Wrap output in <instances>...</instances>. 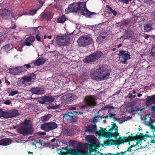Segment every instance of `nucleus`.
Listing matches in <instances>:
<instances>
[{
    "label": "nucleus",
    "mask_w": 155,
    "mask_h": 155,
    "mask_svg": "<svg viewBox=\"0 0 155 155\" xmlns=\"http://www.w3.org/2000/svg\"><path fill=\"white\" fill-rule=\"evenodd\" d=\"M109 70L103 67H99L95 71L91 74V78L97 81H103L107 79L110 75Z\"/></svg>",
    "instance_id": "obj_1"
},
{
    "label": "nucleus",
    "mask_w": 155,
    "mask_h": 155,
    "mask_svg": "<svg viewBox=\"0 0 155 155\" xmlns=\"http://www.w3.org/2000/svg\"><path fill=\"white\" fill-rule=\"evenodd\" d=\"M73 38L72 34H59L56 36L55 42L58 45L63 46L68 44L71 40H72Z\"/></svg>",
    "instance_id": "obj_2"
},
{
    "label": "nucleus",
    "mask_w": 155,
    "mask_h": 155,
    "mask_svg": "<svg viewBox=\"0 0 155 155\" xmlns=\"http://www.w3.org/2000/svg\"><path fill=\"white\" fill-rule=\"evenodd\" d=\"M77 42L80 46H85L92 44L93 40L88 35H82L78 39Z\"/></svg>",
    "instance_id": "obj_3"
},
{
    "label": "nucleus",
    "mask_w": 155,
    "mask_h": 155,
    "mask_svg": "<svg viewBox=\"0 0 155 155\" xmlns=\"http://www.w3.org/2000/svg\"><path fill=\"white\" fill-rule=\"evenodd\" d=\"M84 100L85 103V104L81 106V107L82 108H84L86 106L93 107L96 105V98L93 96L90 95L86 96L84 98Z\"/></svg>",
    "instance_id": "obj_4"
},
{
    "label": "nucleus",
    "mask_w": 155,
    "mask_h": 155,
    "mask_svg": "<svg viewBox=\"0 0 155 155\" xmlns=\"http://www.w3.org/2000/svg\"><path fill=\"white\" fill-rule=\"evenodd\" d=\"M102 55L101 52L98 51L91 54L83 60L84 63L94 62L97 60Z\"/></svg>",
    "instance_id": "obj_5"
},
{
    "label": "nucleus",
    "mask_w": 155,
    "mask_h": 155,
    "mask_svg": "<svg viewBox=\"0 0 155 155\" xmlns=\"http://www.w3.org/2000/svg\"><path fill=\"white\" fill-rule=\"evenodd\" d=\"M81 2H79L78 3H74L70 5L68 8L66 9L65 10V13L66 14L70 12H79L80 8H81Z\"/></svg>",
    "instance_id": "obj_6"
},
{
    "label": "nucleus",
    "mask_w": 155,
    "mask_h": 155,
    "mask_svg": "<svg viewBox=\"0 0 155 155\" xmlns=\"http://www.w3.org/2000/svg\"><path fill=\"white\" fill-rule=\"evenodd\" d=\"M119 60L120 62L124 64H127V61L130 59L129 52L123 51H120L118 53Z\"/></svg>",
    "instance_id": "obj_7"
},
{
    "label": "nucleus",
    "mask_w": 155,
    "mask_h": 155,
    "mask_svg": "<svg viewBox=\"0 0 155 155\" xmlns=\"http://www.w3.org/2000/svg\"><path fill=\"white\" fill-rule=\"evenodd\" d=\"M2 117L5 118H8L15 117L18 115V111L16 110H10L2 111Z\"/></svg>",
    "instance_id": "obj_8"
},
{
    "label": "nucleus",
    "mask_w": 155,
    "mask_h": 155,
    "mask_svg": "<svg viewBox=\"0 0 155 155\" xmlns=\"http://www.w3.org/2000/svg\"><path fill=\"white\" fill-rule=\"evenodd\" d=\"M80 5L81 7L79 13L83 15L86 17H91L92 14H95L96 13L94 12H89L86 7V3L84 2H81Z\"/></svg>",
    "instance_id": "obj_9"
},
{
    "label": "nucleus",
    "mask_w": 155,
    "mask_h": 155,
    "mask_svg": "<svg viewBox=\"0 0 155 155\" xmlns=\"http://www.w3.org/2000/svg\"><path fill=\"white\" fill-rule=\"evenodd\" d=\"M75 116L71 112H69L64 114L63 116L64 120L68 123H73L75 122L74 120Z\"/></svg>",
    "instance_id": "obj_10"
},
{
    "label": "nucleus",
    "mask_w": 155,
    "mask_h": 155,
    "mask_svg": "<svg viewBox=\"0 0 155 155\" xmlns=\"http://www.w3.org/2000/svg\"><path fill=\"white\" fill-rule=\"evenodd\" d=\"M143 118L145 125L148 126H154V124L155 123V120L152 121L150 115H147L144 116Z\"/></svg>",
    "instance_id": "obj_11"
},
{
    "label": "nucleus",
    "mask_w": 155,
    "mask_h": 155,
    "mask_svg": "<svg viewBox=\"0 0 155 155\" xmlns=\"http://www.w3.org/2000/svg\"><path fill=\"white\" fill-rule=\"evenodd\" d=\"M134 36L133 32L132 31L127 30L125 34L120 37V39L124 40L131 38Z\"/></svg>",
    "instance_id": "obj_12"
},
{
    "label": "nucleus",
    "mask_w": 155,
    "mask_h": 155,
    "mask_svg": "<svg viewBox=\"0 0 155 155\" xmlns=\"http://www.w3.org/2000/svg\"><path fill=\"white\" fill-rule=\"evenodd\" d=\"M31 91L33 94L37 95L42 94L44 93V89L40 87L33 88L31 89Z\"/></svg>",
    "instance_id": "obj_13"
},
{
    "label": "nucleus",
    "mask_w": 155,
    "mask_h": 155,
    "mask_svg": "<svg viewBox=\"0 0 155 155\" xmlns=\"http://www.w3.org/2000/svg\"><path fill=\"white\" fill-rule=\"evenodd\" d=\"M0 15L5 19H8L10 17V12L7 9L2 10L0 12Z\"/></svg>",
    "instance_id": "obj_14"
},
{
    "label": "nucleus",
    "mask_w": 155,
    "mask_h": 155,
    "mask_svg": "<svg viewBox=\"0 0 155 155\" xmlns=\"http://www.w3.org/2000/svg\"><path fill=\"white\" fill-rule=\"evenodd\" d=\"M108 117L107 116H105L104 117H102V116L97 115L95 116L93 119V121L94 123L97 122L98 120L101 122L102 121L104 123L106 122V119H107Z\"/></svg>",
    "instance_id": "obj_15"
},
{
    "label": "nucleus",
    "mask_w": 155,
    "mask_h": 155,
    "mask_svg": "<svg viewBox=\"0 0 155 155\" xmlns=\"http://www.w3.org/2000/svg\"><path fill=\"white\" fill-rule=\"evenodd\" d=\"M35 77V74L32 73L30 74L28 76H26L23 77L22 79L24 81L28 82L31 81H32L34 80Z\"/></svg>",
    "instance_id": "obj_16"
},
{
    "label": "nucleus",
    "mask_w": 155,
    "mask_h": 155,
    "mask_svg": "<svg viewBox=\"0 0 155 155\" xmlns=\"http://www.w3.org/2000/svg\"><path fill=\"white\" fill-rule=\"evenodd\" d=\"M153 23L151 21H149L144 24L143 29L145 32L150 31L152 28V26Z\"/></svg>",
    "instance_id": "obj_17"
},
{
    "label": "nucleus",
    "mask_w": 155,
    "mask_h": 155,
    "mask_svg": "<svg viewBox=\"0 0 155 155\" xmlns=\"http://www.w3.org/2000/svg\"><path fill=\"white\" fill-rule=\"evenodd\" d=\"M146 104L147 106L155 104V94L152 96H148L146 99Z\"/></svg>",
    "instance_id": "obj_18"
},
{
    "label": "nucleus",
    "mask_w": 155,
    "mask_h": 155,
    "mask_svg": "<svg viewBox=\"0 0 155 155\" xmlns=\"http://www.w3.org/2000/svg\"><path fill=\"white\" fill-rule=\"evenodd\" d=\"M35 40V37L34 36H30L25 39L24 43L26 45L30 46L33 44Z\"/></svg>",
    "instance_id": "obj_19"
},
{
    "label": "nucleus",
    "mask_w": 155,
    "mask_h": 155,
    "mask_svg": "<svg viewBox=\"0 0 155 155\" xmlns=\"http://www.w3.org/2000/svg\"><path fill=\"white\" fill-rule=\"evenodd\" d=\"M46 61L44 58H38L34 63V65L35 66H39L44 64Z\"/></svg>",
    "instance_id": "obj_20"
},
{
    "label": "nucleus",
    "mask_w": 155,
    "mask_h": 155,
    "mask_svg": "<svg viewBox=\"0 0 155 155\" xmlns=\"http://www.w3.org/2000/svg\"><path fill=\"white\" fill-rule=\"evenodd\" d=\"M19 70L18 67L15 68H11L9 69V72L12 74H17L19 73Z\"/></svg>",
    "instance_id": "obj_21"
},
{
    "label": "nucleus",
    "mask_w": 155,
    "mask_h": 155,
    "mask_svg": "<svg viewBox=\"0 0 155 155\" xmlns=\"http://www.w3.org/2000/svg\"><path fill=\"white\" fill-rule=\"evenodd\" d=\"M44 99L45 102H49L50 103L53 102L55 100V98L52 96H44Z\"/></svg>",
    "instance_id": "obj_22"
},
{
    "label": "nucleus",
    "mask_w": 155,
    "mask_h": 155,
    "mask_svg": "<svg viewBox=\"0 0 155 155\" xmlns=\"http://www.w3.org/2000/svg\"><path fill=\"white\" fill-rule=\"evenodd\" d=\"M66 20L65 15H62L58 18L57 19V22L61 23H63Z\"/></svg>",
    "instance_id": "obj_23"
},
{
    "label": "nucleus",
    "mask_w": 155,
    "mask_h": 155,
    "mask_svg": "<svg viewBox=\"0 0 155 155\" xmlns=\"http://www.w3.org/2000/svg\"><path fill=\"white\" fill-rule=\"evenodd\" d=\"M51 115L50 114H48L44 116L41 117V120L43 122H45L49 120L51 117Z\"/></svg>",
    "instance_id": "obj_24"
},
{
    "label": "nucleus",
    "mask_w": 155,
    "mask_h": 155,
    "mask_svg": "<svg viewBox=\"0 0 155 155\" xmlns=\"http://www.w3.org/2000/svg\"><path fill=\"white\" fill-rule=\"evenodd\" d=\"M22 126H31L32 124L31 121L29 120H25L24 122L22 123Z\"/></svg>",
    "instance_id": "obj_25"
},
{
    "label": "nucleus",
    "mask_w": 155,
    "mask_h": 155,
    "mask_svg": "<svg viewBox=\"0 0 155 155\" xmlns=\"http://www.w3.org/2000/svg\"><path fill=\"white\" fill-rule=\"evenodd\" d=\"M129 21L126 20H124L121 22H119L117 24V26H118L119 25V26H122L123 25H128Z\"/></svg>",
    "instance_id": "obj_26"
},
{
    "label": "nucleus",
    "mask_w": 155,
    "mask_h": 155,
    "mask_svg": "<svg viewBox=\"0 0 155 155\" xmlns=\"http://www.w3.org/2000/svg\"><path fill=\"white\" fill-rule=\"evenodd\" d=\"M2 49L6 51H8L12 48V46L11 45L7 44L5 46H3Z\"/></svg>",
    "instance_id": "obj_27"
},
{
    "label": "nucleus",
    "mask_w": 155,
    "mask_h": 155,
    "mask_svg": "<svg viewBox=\"0 0 155 155\" xmlns=\"http://www.w3.org/2000/svg\"><path fill=\"white\" fill-rule=\"evenodd\" d=\"M57 124L54 122L46 123L41 125V126H57Z\"/></svg>",
    "instance_id": "obj_28"
},
{
    "label": "nucleus",
    "mask_w": 155,
    "mask_h": 155,
    "mask_svg": "<svg viewBox=\"0 0 155 155\" xmlns=\"http://www.w3.org/2000/svg\"><path fill=\"white\" fill-rule=\"evenodd\" d=\"M109 112L111 113H115V111L118 110V108L117 107H109Z\"/></svg>",
    "instance_id": "obj_29"
},
{
    "label": "nucleus",
    "mask_w": 155,
    "mask_h": 155,
    "mask_svg": "<svg viewBox=\"0 0 155 155\" xmlns=\"http://www.w3.org/2000/svg\"><path fill=\"white\" fill-rule=\"evenodd\" d=\"M50 15V13L49 12L44 14L42 15L41 18V20H42L45 18H46L47 20H48V17H49Z\"/></svg>",
    "instance_id": "obj_30"
},
{
    "label": "nucleus",
    "mask_w": 155,
    "mask_h": 155,
    "mask_svg": "<svg viewBox=\"0 0 155 155\" xmlns=\"http://www.w3.org/2000/svg\"><path fill=\"white\" fill-rule=\"evenodd\" d=\"M144 109V108L140 109L138 108L137 107H132L131 108V112H133L138 111L140 110V111H142Z\"/></svg>",
    "instance_id": "obj_31"
},
{
    "label": "nucleus",
    "mask_w": 155,
    "mask_h": 155,
    "mask_svg": "<svg viewBox=\"0 0 155 155\" xmlns=\"http://www.w3.org/2000/svg\"><path fill=\"white\" fill-rule=\"evenodd\" d=\"M131 118V117L129 116L127 117H125L123 120H120L119 119L117 120V122H118L119 123L121 124L123 122L126 121L128 120H129Z\"/></svg>",
    "instance_id": "obj_32"
},
{
    "label": "nucleus",
    "mask_w": 155,
    "mask_h": 155,
    "mask_svg": "<svg viewBox=\"0 0 155 155\" xmlns=\"http://www.w3.org/2000/svg\"><path fill=\"white\" fill-rule=\"evenodd\" d=\"M106 7L108 8L109 9V10L112 13L113 15H116L117 14V13L114 10L112 9L109 5H106Z\"/></svg>",
    "instance_id": "obj_33"
},
{
    "label": "nucleus",
    "mask_w": 155,
    "mask_h": 155,
    "mask_svg": "<svg viewBox=\"0 0 155 155\" xmlns=\"http://www.w3.org/2000/svg\"><path fill=\"white\" fill-rule=\"evenodd\" d=\"M18 70L19 71V73H20L24 71H26L27 70L26 69H25L24 66L18 67Z\"/></svg>",
    "instance_id": "obj_34"
},
{
    "label": "nucleus",
    "mask_w": 155,
    "mask_h": 155,
    "mask_svg": "<svg viewBox=\"0 0 155 155\" xmlns=\"http://www.w3.org/2000/svg\"><path fill=\"white\" fill-rule=\"evenodd\" d=\"M37 11L36 9H33L29 11V14L30 15H33L35 14Z\"/></svg>",
    "instance_id": "obj_35"
},
{
    "label": "nucleus",
    "mask_w": 155,
    "mask_h": 155,
    "mask_svg": "<svg viewBox=\"0 0 155 155\" xmlns=\"http://www.w3.org/2000/svg\"><path fill=\"white\" fill-rule=\"evenodd\" d=\"M18 93L17 91H13L10 93L9 96H14Z\"/></svg>",
    "instance_id": "obj_36"
},
{
    "label": "nucleus",
    "mask_w": 155,
    "mask_h": 155,
    "mask_svg": "<svg viewBox=\"0 0 155 155\" xmlns=\"http://www.w3.org/2000/svg\"><path fill=\"white\" fill-rule=\"evenodd\" d=\"M151 53L152 56H155V45L153 46L152 48Z\"/></svg>",
    "instance_id": "obj_37"
},
{
    "label": "nucleus",
    "mask_w": 155,
    "mask_h": 155,
    "mask_svg": "<svg viewBox=\"0 0 155 155\" xmlns=\"http://www.w3.org/2000/svg\"><path fill=\"white\" fill-rule=\"evenodd\" d=\"M42 100V101H38V102H39V103L41 104H44L45 103V101H44V97H43L41 99Z\"/></svg>",
    "instance_id": "obj_38"
},
{
    "label": "nucleus",
    "mask_w": 155,
    "mask_h": 155,
    "mask_svg": "<svg viewBox=\"0 0 155 155\" xmlns=\"http://www.w3.org/2000/svg\"><path fill=\"white\" fill-rule=\"evenodd\" d=\"M11 103V101L9 100H7L4 102V104L7 105H9Z\"/></svg>",
    "instance_id": "obj_39"
},
{
    "label": "nucleus",
    "mask_w": 155,
    "mask_h": 155,
    "mask_svg": "<svg viewBox=\"0 0 155 155\" xmlns=\"http://www.w3.org/2000/svg\"><path fill=\"white\" fill-rule=\"evenodd\" d=\"M36 38L38 41H39L41 39V37L39 34H37L36 35Z\"/></svg>",
    "instance_id": "obj_40"
},
{
    "label": "nucleus",
    "mask_w": 155,
    "mask_h": 155,
    "mask_svg": "<svg viewBox=\"0 0 155 155\" xmlns=\"http://www.w3.org/2000/svg\"><path fill=\"white\" fill-rule=\"evenodd\" d=\"M116 114H112V113L110 112L109 114V117L110 118H112V117H114Z\"/></svg>",
    "instance_id": "obj_41"
},
{
    "label": "nucleus",
    "mask_w": 155,
    "mask_h": 155,
    "mask_svg": "<svg viewBox=\"0 0 155 155\" xmlns=\"http://www.w3.org/2000/svg\"><path fill=\"white\" fill-rule=\"evenodd\" d=\"M122 2H124L125 4H128L129 1H131L132 0H121Z\"/></svg>",
    "instance_id": "obj_42"
},
{
    "label": "nucleus",
    "mask_w": 155,
    "mask_h": 155,
    "mask_svg": "<svg viewBox=\"0 0 155 155\" xmlns=\"http://www.w3.org/2000/svg\"><path fill=\"white\" fill-rule=\"evenodd\" d=\"M58 105H56V106H52L50 107V108H49L48 109H55L57 108H58Z\"/></svg>",
    "instance_id": "obj_43"
},
{
    "label": "nucleus",
    "mask_w": 155,
    "mask_h": 155,
    "mask_svg": "<svg viewBox=\"0 0 155 155\" xmlns=\"http://www.w3.org/2000/svg\"><path fill=\"white\" fill-rule=\"evenodd\" d=\"M24 66L25 68L26 67V69H28L31 67V65L28 64H25Z\"/></svg>",
    "instance_id": "obj_44"
},
{
    "label": "nucleus",
    "mask_w": 155,
    "mask_h": 155,
    "mask_svg": "<svg viewBox=\"0 0 155 155\" xmlns=\"http://www.w3.org/2000/svg\"><path fill=\"white\" fill-rule=\"evenodd\" d=\"M38 2L39 4L41 5V6L43 4V2L41 0H39Z\"/></svg>",
    "instance_id": "obj_45"
},
{
    "label": "nucleus",
    "mask_w": 155,
    "mask_h": 155,
    "mask_svg": "<svg viewBox=\"0 0 155 155\" xmlns=\"http://www.w3.org/2000/svg\"><path fill=\"white\" fill-rule=\"evenodd\" d=\"M128 97L130 98H132V97L133 96V95H132V94H131V93H129L128 95Z\"/></svg>",
    "instance_id": "obj_46"
},
{
    "label": "nucleus",
    "mask_w": 155,
    "mask_h": 155,
    "mask_svg": "<svg viewBox=\"0 0 155 155\" xmlns=\"http://www.w3.org/2000/svg\"><path fill=\"white\" fill-rule=\"evenodd\" d=\"M151 109H152V110L153 111H155V106H152L151 107Z\"/></svg>",
    "instance_id": "obj_47"
},
{
    "label": "nucleus",
    "mask_w": 155,
    "mask_h": 155,
    "mask_svg": "<svg viewBox=\"0 0 155 155\" xmlns=\"http://www.w3.org/2000/svg\"><path fill=\"white\" fill-rule=\"evenodd\" d=\"M16 26L15 25H14L13 26L11 27L10 28L12 29H14L16 28Z\"/></svg>",
    "instance_id": "obj_48"
},
{
    "label": "nucleus",
    "mask_w": 155,
    "mask_h": 155,
    "mask_svg": "<svg viewBox=\"0 0 155 155\" xmlns=\"http://www.w3.org/2000/svg\"><path fill=\"white\" fill-rule=\"evenodd\" d=\"M2 110L1 109H0V117H2Z\"/></svg>",
    "instance_id": "obj_49"
},
{
    "label": "nucleus",
    "mask_w": 155,
    "mask_h": 155,
    "mask_svg": "<svg viewBox=\"0 0 155 155\" xmlns=\"http://www.w3.org/2000/svg\"><path fill=\"white\" fill-rule=\"evenodd\" d=\"M22 15H29V12H25L23 13Z\"/></svg>",
    "instance_id": "obj_50"
},
{
    "label": "nucleus",
    "mask_w": 155,
    "mask_h": 155,
    "mask_svg": "<svg viewBox=\"0 0 155 155\" xmlns=\"http://www.w3.org/2000/svg\"><path fill=\"white\" fill-rule=\"evenodd\" d=\"M149 36L148 35H146L145 37V38H146V39H147L148 38H149Z\"/></svg>",
    "instance_id": "obj_51"
},
{
    "label": "nucleus",
    "mask_w": 155,
    "mask_h": 155,
    "mask_svg": "<svg viewBox=\"0 0 155 155\" xmlns=\"http://www.w3.org/2000/svg\"><path fill=\"white\" fill-rule=\"evenodd\" d=\"M142 94H140V93H138L137 94V96L138 97H141V96H142Z\"/></svg>",
    "instance_id": "obj_52"
},
{
    "label": "nucleus",
    "mask_w": 155,
    "mask_h": 155,
    "mask_svg": "<svg viewBox=\"0 0 155 155\" xmlns=\"http://www.w3.org/2000/svg\"><path fill=\"white\" fill-rule=\"evenodd\" d=\"M76 109L75 107H71L70 108V109L71 110H74Z\"/></svg>",
    "instance_id": "obj_53"
},
{
    "label": "nucleus",
    "mask_w": 155,
    "mask_h": 155,
    "mask_svg": "<svg viewBox=\"0 0 155 155\" xmlns=\"http://www.w3.org/2000/svg\"><path fill=\"white\" fill-rule=\"evenodd\" d=\"M5 82H6V83L8 84V85H9L10 84V82L8 81L7 80H6L5 81Z\"/></svg>",
    "instance_id": "obj_54"
},
{
    "label": "nucleus",
    "mask_w": 155,
    "mask_h": 155,
    "mask_svg": "<svg viewBox=\"0 0 155 155\" xmlns=\"http://www.w3.org/2000/svg\"><path fill=\"white\" fill-rule=\"evenodd\" d=\"M132 93H133L134 94H136V92H135V90H132Z\"/></svg>",
    "instance_id": "obj_55"
},
{
    "label": "nucleus",
    "mask_w": 155,
    "mask_h": 155,
    "mask_svg": "<svg viewBox=\"0 0 155 155\" xmlns=\"http://www.w3.org/2000/svg\"><path fill=\"white\" fill-rule=\"evenodd\" d=\"M146 2H149L150 1H152V0H144Z\"/></svg>",
    "instance_id": "obj_56"
},
{
    "label": "nucleus",
    "mask_w": 155,
    "mask_h": 155,
    "mask_svg": "<svg viewBox=\"0 0 155 155\" xmlns=\"http://www.w3.org/2000/svg\"><path fill=\"white\" fill-rule=\"evenodd\" d=\"M51 35H49L48 36V38L49 39H51Z\"/></svg>",
    "instance_id": "obj_57"
},
{
    "label": "nucleus",
    "mask_w": 155,
    "mask_h": 155,
    "mask_svg": "<svg viewBox=\"0 0 155 155\" xmlns=\"http://www.w3.org/2000/svg\"><path fill=\"white\" fill-rule=\"evenodd\" d=\"M121 44H119V45H118V48H120V47H121Z\"/></svg>",
    "instance_id": "obj_58"
},
{
    "label": "nucleus",
    "mask_w": 155,
    "mask_h": 155,
    "mask_svg": "<svg viewBox=\"0 0 155 155\" xmlns=\"http://www.w3.org/2000/svg\"><path fill=\"white\" fill-rule=\"evenodd\" d=\"M47 38V36L46 35H45L44 36V39H45Z\"/></svg>",
    "instance_id": "obj_59"
},
{
    "label": "nucleus",
    "mask_w": 155,
    "mask_h": 155,
    "mask_svg": "<svg viewBox=\"0 0 155 155\" xmlns=\"http://www.w3.org/2000/svg\"><path fill=\"white\" fill-rule=\"evenodd\" d=\"M113 124H112L113 125V126H116V125L115 124L116 123H113Z\"/></svg>",
    "instance_id": "obj_60"
},
{
    "label": "nucleus",
    "mask_w": 155,
    "mask_h": 155,
    "mask_svg": "<svg viewBox=\"0 0 155 155\" xmlns=\"http://www.w3.org/2000/svg\"><path fill=\"white\" fill-rule=\"evenodd\" d=\"M133 97L134 98L135 97H136V95H133Z\"/></svg>",
    "instance_id": "obj_61"
},
{
    "label": "nucleus",
    "mask_w": 155,
    "mask_h": 155,
    "mask_svg": "<svg viewBox=\"0 0 155 155\" xmlns=\"http://www.w3.org/2000/svg\"><path fill=\"white\" fill-rule=\"evenodd\" d=\"M91 126H95V125H92Z\"/></svg>",
    "instance_id": "obj_62"
},
{
    "label": "nucleus",
    "mask_w": 155,
    "mask_h": 155,
    "mask_svg": "<svg viewBox=\"0 0 155 155\" xmlns=\"http://www.w3.org/2000/svg\"><path fill=\"white\" fill-rule=\"evenodd\" d=\"M33 95H32L31 96V97L32 98H33Z\"/></svg>",
    "instance_id": "obj_63"
},
{
    "label": "nucleus",
    "mask_w": 155,
    "mask_h": 155,
    "mask_svg": "<svg viewBox=\"0 0 155 155\" xmlns=\"http://www.w3.org/2000/svg\"><path fill=\"white\" fill-rule=\"evenodd\" d=\"M100 111H100H100H99L98 112V114H99V113Z\"/></svg>",
    "instance_id": "obj_64"
}]
</instances>
